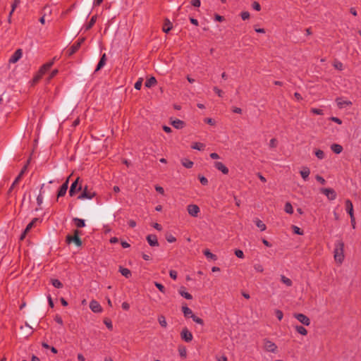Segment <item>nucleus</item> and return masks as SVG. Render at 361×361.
<instances>
[{
  "mask_svg": "<svg viewBox=\"0 0 361 361\" xmlns=\"http://www.w3.org/2000/svg\"><path fill=\"white\" fill-rule=\"evenodd\" d=\"M284 211L290 214H292L293 213V208L292 204L290 202H286L284 206Z\"/></svg>",
  "mask_w": 361,
  "mask_h": 361,
  "instance_id": "e433bc0d",
  "label": "nucleus"
},
{
  "mask_svg": "<svg viewBox=\"0 0 361 361\" xmlns=\"http://www.w3.org/2000/svg\"><path fill=\"white\" fill-rule=\"evenodd\" d=\"M240 16L243 20H245L249 19L250 15L248 11H243L240 13Z\"/></svg>",
  "mask_w": 361,
  "mask_h": 361,
  "instance_id": "603ef678",
  "label": "nucleus"
},
{
  "mask_svg": "<svg viewBox=\"0 0 361 361\" xmlns=\"http://www.w3.org/2000/svg\"><path fill=\"white\" fill-rule=\"evenodd\" d=\"M214 20L219 22H222L224 20V17L222 16H220L219 14L214 15Z\"/></svg>",
  "mask_w": 361,
  "mask_h": 361,
  "instance_id": "774afa93",
  "label": "nucleus"
},
{
  "mask_svg": "<svg viewBox=\"0 0 361 361\" xmlns=\"http://www.w3.org/2000/svg\"><path fill=\"white\" fill-rule=\"evenodd\" d=\"M169 275H170V277L172 278L173 279L176 280L177 279V271H175V270H171L169 271Z\"/></svg>",
  "mask_w": 361,
  "mask_h": 361,
  "instance_id": "69168bd1",
  "label": "nucleus"
},
{
  "mask_svg": "<svg viewBox=\"0 0 361 361\" xmlns=\"http://www.w3.org/2000/svg\"><path fill=\"white\" fill-rule=\"evenodd\" d=\"M254 268L258 272H262L264 271L263 267L259 264H255Z\"/></svg>",
  "mask_w": 361,
  "mask_h": 361,
  "instance_id": "680f3d73",
  "label": "nucleus"
},
{
  "mask_svg": "<svg viewBox=\"0 0 361 361\" xmlns=\"http://www.w3.org/2000/svg\"><path fill=\"white\" fill-rule=\"evenodd\" d=\"M106 54H104L102 56V57L100 58V60L96 67L94 72H97L99 70H101L106 64Z\"/></svg>",
  "mask_w": 361,
  "mask_h": 361,
  "instance_id": "a211bd4d",
  "label": "nucleus"
},
{
  "mask_svg": "<svg viewBox=\"0 0 361 361\" xmlns=\"http://www.w3.org/2000/svg\"><path fill=\"white\" fill-rule=\"evenodd\" d=\"M256 226L260 229V231H263L266 230V225L259 219H257L255 221Z\"/></svg>",
  "mask_w": 361,
  "mask_h": 361,
  "instance_id": "ea45409f",
  "label": "nucleus"
},
{
  "mask_svg": "<svg viewBox=\"0 0 361 361\" xmlns=\"http://www.w3.org/2000/svg\"><path fill=\"white\" fill-rule=\"evenodd\" d=\"M26 170V166H25L23 169L21 170L20 173L18 174V176L16 178L13 183V186H15L21 179V177L24 173V171Z\"/></svg>",
  "mask_w": 361,
  "mask_h": 361,
  "instance_id": "58836bf2",
  "label": "nucleus"
},
{
  "mask_svg": "<svg viewBox=\"0 0 361 361\" xmlns=\"http://www.w3.org/2000/svg\"><path fill=\"white\" fill-rule=\"evenodd\" d=\"M73 221L77 228H83L85 226V221L84 219L75 217L73 219Z\"/></svg>",
  "mask_w": 361,
  "mask_h": 361,
  "instance_id": "5701e85b",
  "label": "nucleus"
},
{
  "mask_svg": "<svg viewBox=\"0 0 361 361\" xmlns=\"http://www.w3.org/2000/svg\"><path fill=\"white\" fill-rule=\"evenodd\" d=\"M234 253L237 257L241 258V259L244 258V253L241 250L236 249V250H235Z\"/></svg>",
  "mask_w": 361,
  "mask_h": 361,
  "instance_id": "8fccbe9b",
  "label": "nucleus"
},
{
  "mask_svg": "<svg viewBox=\"0 0 361 361\" xmlns=\"http://www.w3.org/2000/svg\"><path fill=\"white\" fill-rule=\"evenodd\" d=\"M119 272L126 278L129 279L131 276V271L127 268H124L121 266L119 267Z\"/></svg>",
  "mask_w": 361,
  "mask_h": 361,
  "instance_id": "4be33fe9",
  "label": "nucleus"
},
{
  "mask_svg": "<svg viewBox=\"0 0 361 361\" xmlns=\"http://www.w3.org/2000/svg\"><path fill=\"white\" fill-rule=\"evenodd\" d=\"M344 243L342 239L337 240L334 244V257L338 264H342L344 261Z\"/></svg>",
  "mask_w": 361,
  "mask_h": 361,
  "instance_id": "f257e3e1",
  "label": "nucleus"
},
{
  "mask_svg": "<svg viewBox=\"0 0 361 361\" xmlns=\"http://www.w3.org/2000/svg\"><path fill=\"white\" fill-rule=\"evenodd\" d=\"M329 120H331V121H334V122H335V123H338L339 125H341L342 123V121L339 118H338V117L331 116V117L329 118Z\"/></svg>",
  "mask_w": 361,
  "mask_h": 361,
  "instance_id": "052dcab7",
  "label": "nucleus"
},
{
  "mask_svg": "<svg viewBox=\"0 0 361 361\" xmlns=\"http://www.w3.org/2000/svg\"><path fill=\"white\" fill-rule=\"evenodd\" d=\"M20 4V0H13V3L11 5V11H10L9 16H8V21L9 22L11 21V17L13 13L14 12L15 9Z\"/></svg>",
  "mask_w": 361,
  "mask_h": 361,
  "instance_id": "c85d7f7f",
  "label": "nucleus"
},
{
  "mask_svg": "<svg viewBox=\"0 0 361 361\" xmlns=\"http://www.w3.org/2000/svg\"><path fill=\"white\" fill-rule=\"evenodd\" d=\"M321 192L325 195L329 200H334L336 197V192L333 188H322Z\"/></svg>",
  "mask_w": 361,
  "mask_h": 361,
  "instance_id": "20e7f679",
  "label": "nucleus"
},
{
  "mask_svg": "<svg viewBox=\"0 0 361 361\" xmlns=\"http://www.w3.org/2000/svg\"><path fill=\"white\" fill-rule=\"evenodd\" d=\"M22 55H23V51L21 49H18L13 54L12 56H11V58L9 59V63H16L21 57H22Z\"/></svg>",
  "mask_w": 361,
  "mask_h": 361,
  "instance_id": "9d476101",
  "label": "nucleus"
},
{
  "mask_svg": "<svg viewBox=\"0 0 361 361\" xmlns=\"http://www.w3.org/2000/svg\"><path fill=\"white\" fill-rule=\"evenodd\" d=\"M190 4L195 7H200L201 2L200 0H192Z\"/></svg>",
  "mask_w": 361,
  "mask_h": 361,
  "instance_id": "338daca9",
  "label": "nucleus"
},
{
  "mask_svg": "<svg viewBox=\"0 0 361 361\" xmlns=\"http://www.w3.org/2000/svg\"><path fill=\"white\" fill-rule=\"evenodd\" d=\"M158 322L162 327L166 328L167 326V322L164 315L159 316Z\"/></svg>",
  "mask_w": 361,
  "mask_h": 361,
  "instance_id": "4c0bfd02",
  "label": "nucleus"
},
{
  "mask_svg": "<svg viewBox=\"0 0 361 361\" xmlns=\"http://www.w3.org/2000/svg\"><path fill=\"white\" fill-rule=\"evenodd\" d=\"M81 234V231L76 229L73 231V235H68L66 238V241L68 244L73 243L78 247L82 245V240L80 238V235Z\"/></svg>",
  "mask_w": 361,
  "mask_h": 361,
  "instance_id": "f03ea898",
  "label": "nucleus"
},
{
  "mask_svg": "<svg viewBox=\"0 0 361 361\" xmlns=\"http://www.w3.org/2000/svg\"><path fill=\"white\" fill-rule=\"evenodd\" d=\"M191 318L192 319V320L196 322L197 324H200V325H204V321L202 319L197 317L196 315H192L191 316Z\"/></svg>",
  "mask_w": 361,
  "mask_h": 361,
  "instance_id": "79ce46f5",
  "label": "nucleus"
},
{
  "mask_svg": "<svg viewBox=\"0 0 361 361\" xmlns=\"http://www.w3.org/2000/svg\"><path fill=\"white\" fill-rule=\"evenodd\" d=\"M142 80L140 78L139 79L134 85L135 89L140 90L142 87Z\"/></svg>",
  "mask_w": 361,
  "mask_h": 361,
  "instance_id": "864d4df0",
  "label": "nucleus"
},
{
  "mask_svg": "<svg viewBox=\"0 0 361 361\" xmlns=\"http://www.w3.org/2000/svg\"><path fill=\"white\" fill-rule=\"evenodd\" d=\"M281 281L282 283H283L284 284H286L288 287H290V286H291L293 285L292 281L290 279L286 277L283 275L281 276Z\"/></svg>",
  "mask_w": 361,
  "mask_h": 361,
  "instance_id": "c9c22d12",
  "label": "nucleus"
},
{
  "mask_svg": "<svg viewBox=\"0 0 361 361\" xmlns=\"http://www.w3.org/2000/svg\"><path fill=\"white\" fill-rule=\"evenodd\" d=\"M180 338L185 342H190L192 340L193 336L192 333L185 327L180 332Z\"/></svg>",
  "mask_w": 361,
  "mask_h": 361,
  "instance_id": "6e6552de",
  "label": "nucleus"
},
{
  "mask_svg": "<svg viewBox=\"0 0 361 361\" xmlns=\"http://www.w3.org/2000/svg\"><path fill=\"white\" fill-rule=\"evenodd\" d=\"M43 75L40 74V73H37V74L32 79V84H35L38 82V81L42 78Z\"/></svg>",
  "mask_w": 361,
  "mask_h": 361,
  "instance_id": "5fc2aeb1",
  "label": "nucleus"
},
{
  "mask_svg": "<svg viewBox=\"0 0 361 361\" xmlns=\"http://www.w3.org/2000/svg\"><path fill=\"white\" fill-rule=\"evenodd\" d=\"M275 315L278 318L279 321H281L283 319V313L280 310H275Z\"/></svg>",
  "mask_w": 361,
  "mask_h": 361,
  "instance_id": "09e8293b",
  "label": "nucleus"
},
{
  "mask_svg": "<svg viewBox=\"0 0 361 361\" xmlns=\"http://www.w3.org/2000/svg\"><path fill=\"white\" fill-rule=\"evenodd\" d=\"M90 308L93 312H95V313H100L102 312V306L97 301H96L94 300H92L90 302Z\"/></svg>",
  "mask_w": 361,
  "mask_h": 361,
  "instance_id": "1a4fd4ad",
  "label": "nucleus"
},
{
  "mask_svg": "<svg viewBox=\"0 0 361 361\" xmlns=\"http://www.w3.org/2000/svg\"><path fill=\"white\" fill-rule=\"evenodd\" d=\"M278 141L276 138H272L269 141V147L271 148H274L277 146Z\"/></svg>",
  "mask_w": 361,
  "mask_h": 361,
  "instance_id": "6e6d98bb",
  "label": "nucleus"
},
{
  "mask_svg": "<svg viewBox=\"0 0 361 361\" xmlns=\"http://www.w3.org/2000/svg\"><path fill=\"white\" fill-rule=\"evenodd\" d=\"M213 90L214 91L215 93L217 94V95L219 97H223L224 92L222 90H221L220 89H219L217 87H214Z\"/></svg>",
  "mask_w": 361,
  "mask_h": 361,
  "instance_id": "4d7b16f0",
  "label": "nucleus"
},
{
  "mask_svg": "<svg viewBox=\"0 0 361 361\" xmlns=\"http://www.w3.org/2000/svg\"><path fill=\"white\" fill-rule=\"evenodd\" d=\"M68 188V178L61 185L57 193V198L66 195Z\"/></svg>",
  "mask_w": 361,
  "mask_h": 361,
  "instance_id": "f8f14e48",
  "label": "nucleus"
},
{
  "mask_svg": "<svg viewBox=\"0 0 361 361\" xmlns=\"http://www.w3.org/2000/svg\"><path fill=\"white\" fill-rule=\"evenodd\" d=\"M181 163H182L183 166L187 169H191L194 164V163L192 161H190L188 159H183L181 160Z\"/></svg>",
  "mask_w": 361,
  "mask_h": 361,
  "instance_id": "72a5a7b5",
  "label": "nucleus"
},
{
  "mask_svg": "<svg viewBox=\"0 0 361 361\" xmlns=\"http://www.w3.org/2000/svg\"><path fill=\"white\" fill-rule=\"evenodd\" d=\"M204 122L209 125L214 126L215 124V121L214 119L211 118H204Z\"/></svg>",
  "mask_w": 361,
  "mask_h": 361,
  "instance_id": "e2e57ef3",
  "label": "nucleus"
},
{
  "mask_svg": "<svg viewBox=\"0 0 361 361\" xmlns=\"http://www.w3.org/2000/svg\"><path fill=\"white\" fill-rule=\"evenodd\" d=\"M182 311H183V313L185 317H187V318L190 317L191 318V316L195 315L193 314L192 311L191 310V309H190L186 305H184L182 307Z\"/></svg>",
  "mask_w": 361,
  "mask_h": 361,
  "instance_id": "b1692460",
  "label": "nucleus"
},
{
  "mask_svg": "<svg viewBox=\"0 0 361 361\" xmlns=\"http://www.w3.org/2000/svg\"><path fill=\"white\" fill-rule=\"evenodd\" d=\"M56 59V57H54L53 59V60H54ZM54 64V61H49L45 64H44L41 68L39 70V73H40V74L42 75H44L47 71H49L50 69V68L53 66Z\"/></svg>",
  "mask_w": 361,
  "mask_h": 361,
  "instance_id": "dca6fc26",
  "label": "nucleus"
},
{
  "mask_svg": "<svg viewBox=\"0 0 361 361\" xmlns=\"http://www.w3.org/2000/svg\"><path fill=\"white\" fill-rule=\"evenodd\" d=\"M310 173V170L308 167H304L303 169L300 171V175L305 181L308 180Z\"/></svg>",
  "mask_w": 361,
  "mask_h": 361,
  "instance_id": "cd10ccee",
  "label": "nucleus"
},
{
  "mask_svg": "<svg viewBox=\"0 0 361 361\" xmlns=\"http://www.w3.org/2000/svg\"><path fill=\"white\" fill-rule=\"evenodd\" d=\"M79 44L75 43L66 51V54L68 57H71L79 49Z\"/></svg>",
  "mask_w": 361,
  "mask_h": 361,
  "instance_id": "2eb2a0df",
  "label": "nucleus"
},
{
  "mask_svg": "<svg viewBox=\"0 0 361 361\" xmlns=\"http://www.w3.org/2000/svg\"><path fill=\"white\" fill-rule=\"evenodd\" d=\"M172 27H173V25H172V23L170 22V20L168 19H166L164 26H163V28H162L163 32L168 33L170 32V30H171Z\"/></svg>",
  "mask_w": 361,
  "mask_h": 361,
  "instance_id": "a878e982",
  "label": "nucleus"
},
{
  "mask_svg": "<svg viewBox=\"0 0 361 361\" xmlns=\"http://www.w3.org/2000/svg\"><path fill=\"white\" fill-rule=\"evenodd\" d=\"M293 317L305 326L310 324V319L308 317L302 313H295Z\"/></svg>",
  "mask_w": 361,
  "mask_h": 361,
  "instance_id": "39448f33",
  "label": "nucleus"
},
{
  "mask_svg": "<svg viewBox=\"0 0 361 361\" xmlns=\"http://www.w3.org/2000/svg\"><path fill=\"white\" fill-rule=\"evenodd\" d=\"M315 155L319 159H323L324 158V152L321 149H317L315 152Z\"/></svg>",
  "mask_w": 361,
  "mask_h": 361,
  "instance_id": "a18cd8bd",
  "label": "nucleus"
},
{
  "mask_svg": "<svg viewBox=\"0 0 361 361\" xmlns=\"http://www.w3.org/2000/svg\"><path fill=\"white\" fill-rule=\"evenodd\" d=\"M38 221H40L39 219V218H34L26 226L25 228V232H29L31 228L35 226V224L38 222Z\"/></svg>",
  "mask_w": 361,
  "mask_h": 361,
  "instance_id": "2f4dec72",
  "label": "nucleus"
},
{
  "mask_svg": "<svg viewBox=\"0 0 361 361\" xmlns=\"http://www.w3.org/2000/svg\"><path fill=\"white\" fill-rule=\"evenodd\" d=\"M295 331L302 335V336H306L307 334V330L302 326H300V325H296L295 326Z\"/></svg>",
  "mask_w": 361,
  "mask_h": 361,
  "instance_id": "7c9ffc66",
  "label": "nucleus"
},
{
  "mask_svg": "<svg viewBox=\"0 0 361 361\" xmlns=\"http://www.w3.org/2000/svg\"><path fill=\"white\" fill-rule=\"evenodd\" d=\"M171 123L176 129H181L185 126V123L179 119L172 121Z\"/></svg>",
  "mask_w": 361,
  "mask_h": 361,
  "instance_id": "412c9836",
  "label": "nucleus"
},
{
  "mask_svg": "<svg viewBox=\"0 0 361 361\" xmlns=\"http://www.w3.org/2000/svg\"><path fill=\"white\" fill-rule=\"evenodd\" d=\"M264 349L268 352L276 353L277 352V345L272 341L269 339L264 340Z\"/></svg>",
  "mask_w": 361,
  "mask_h": 361,
  "instance_id": "7ed1b4c3",
  "label": "nucleus"
},
{
  "mask_svg": "<svg viewBox=\"0 0 361 361\" xmlns=\"http://www.w3.org/2000/svg\"><path fill=\"white\" fill-rule=\"evenodd\" d=\"M179 294L187 300H192V296L190 293L185 291V288L182 286L178 290Z\"/></svg>",
  "mask_w": 361,
  "mask_h": 361,
  "instance_id": "6ab92c4d",
  "label": "nucleus"
},
{
  "mask_svg": "<svg viewBox=\"0 0 361 361\" xmlns=\"http://www.w3.org/2000/svg\"><path fill=\"white\" fill-rule=\"evenodd\" d=\"M154 286L159 289V291H161L163 293H166V288L165 287L160 283H158L157 281L154 282Z\"/></svg>",
  "mask_w": 361,
  "mask_h": 361,
  "instance_id": "37998d69",
  "label": "nucleus"
},
{
  "mask_svg": "<svg viewBox=\"0 0 361 361\" xmlns=\"http://www.w3.org/2000/svg\"><path fill=\"white\" fill-rule=\"evenodd\" d=\"M51 283L56 288H61L63 286V283L56 279H51Z\"/></svg>",
  "mask_w": 361,
  "mask_h": 361,
  "instance_id": "f704fd0d",
  "label": "nucleus"
},
{
  "mask_svg": "<svg viewBox=\"0 0 361 361\" xmlns=\"http://www.w3.org/2000/svg\"><path fill=\"white\" fill-rule=\"evenodd\" d=\"M191 147L194 149L201 151L204 149L205 145L201 142H194L192 143Z\"/></svg>",
  "mask_w": 361,
  "mask_h": 361,
  "instance_id": "473e14b6",
  "label": "nucleus"
},
{
  "mask_svg": "<svg viewBox=\"0 0 361 361\" xmlns=\"http://www.w3.org/2000/svg\"><path fill=\"white\" fill-rule=\"evenodd\" d=\"M166 239L169 243H174L176 241V238L171 233H166Z\"/></svg>",
  "mask_w": 361,
  "mask_h": 361,
  "instance_id": "c03bdc74",
  "label": "nucleus"
},
{
  "mask_svg": "<svg viewBox=\"0 0 361 361\" xmlns=\"http://www.w3.org/2000/svg\"><path fill=\"white\" fill-rule=\"evenodd\" d=\"M157 80L154 77L152 76L149 78H148L145 83V85L146 87H152L154 86L157 84Z\"/></svg>",
  "mask_w": 361,
  "mask_h": 361,
  "instance_id": "bb28decb",
  "label": "nucleus"
},
{
  "mask_svg": "<svg viewBox=\"0 0 361 361\" xmlns=\"http://www.w3.org/2000/svg\"><path fill=\"white\" fill-rule=\"evenodd\" d=\"M80 178L78 177L76 178V180L72 183L71 185V188H70V190H69V195L70 196H73L75 195V194L77 192H79L80 190H82V186L81 185H80L79 186H78V180H79Z\"/></svg>",
  "mask_w": 361,
  "mask_h": 361,
  "instance_id": "0eeeda50",
  "label": "nucleus"
},
{
  "mask_svg": "<svg viewBox=\"0 0 361 361\" xmlns=\"http://www.w3.org/2000/svg\"><path fill=\"white\" fill-rule=\"evenodd\" d=\"M187 210L189 214L194 217L197 216L200 212V208L196 204H189L188 206Z\"/></svg>",
  "mask_w": 361,
  "mask_h": 361,
  "instance_id": "9b49d317",
  "label": "nucleus"
},
{
  "mask_svg": "<svg viewBox=\"0 0 361 361\" xmlns=\"http://www.w3.org/2000/svg\"><path fill=\"white\" fill-rule=\"evenodd\" d=\"M252 6L253 9H255V11H259L261 10L260 4L257 1H254L252 4Z\"/></svg>",
  "mask_w": 361,
  "mask_h": 361,
  "instance_id": "13d9d810",
  "label": "nucleus"
},
{
  "mask_svg": "<svg viewBox=\"0 0 361 361\" xmlns=\"http://www.w3.org/2000/svg\"><path fill=\"white\" fill-rule=\"evenodd\" d=\"M104 322L105 324V325L106 326V327L109 329V330H112L113 329V324H112V322L109 319H105L104 320Z\"/></svg>",
  "mask_w": 361,
  "mask_h": 361,
  "instance_id": "de8ad7c7",
  "label": "nucleus"
},
{
  "mask_svg": "<svg viewBox=\"0 0 361 361\" xmlns=\"http://www.w3.org/2000/svg\"><path fill=\"white\" fill-rule=\"evenodd\" d=\"M97 15H94L91 18L90 22L85 26V31L90 30L94 26V25L95 24V23L97 21Z\"/></svg>",
  "mask_w": 361,
  "mask_h": 361,
  "instance_id": "393cba45",
  "label": "nucleus"
},
{
  "mask_svg": "<svg viewBox=\"0 0 361 361\" xmlns=\"http://www.w3.org/2000/svg\"><path fill=\"white\" fill-rule=\"evenodd\" d=\"M214 167L221 171L224 174H228V169L220 161H216L214 162Z\"/></svg>",
  "mask_w": 361,
  "mask_h": 361,
  "instance_id": "ddd939ff",
  "label": "nucleus"
},
{
  "mask_svg": "<svg viewBox=\"0 0 361 361\" xmlns=\"http://www.w3.org/2000/svg\"><path fill=\"white\" fill-rule=\"evenodd\" d=\"M198 178L202 185H207L208 184V180L206 177L199 175Z\"/></svg>",
  "mask_w": 361,
  "mask_h": 361,
  "instance_id": "49530a36",
  "label": "nucleus"
},
{
  "mask_svg": "<svg viewBox=\"0 0 361 361\" xmlns=\"http://www.w3.org/2000/svg\"><path fill=\"white\" fill-rule=\"evenodd\" d=\"M316 180L319 182L322 185H324L326 183V180L325 179L319 176V175H317L316 177H315Z\"/></svg>",
  "mask_w": 361,
  "mask_h": 361,
  "instance_id": "bf43d9fd",
  "label": "nucleus"
},
{
  "mask_svg": "<svg viewBox=\"0 0 361 361\" xmlns=\"http://www.w3.org/2000/svg\"><path fill=\"white\" fill-rule=\"evenodd\" d=\"M292 230L294 233L298 234V235H302L304 233V232L302 229H300L299 227H298L297 226H295V225L292 226Z\"/></svg>",
  "mask_w": 361,
  "mask_h": 361,
  "instance_id": "a19ab883",
  "label": "nucleus"
},
{
  "mask_svg": "<svg viewBox=\"0 0 361 361\" xmlns=\"http://www.w3.org/2000/svg\"><path fill=\"white\" fill-rule=\"evenodd\" d=\"M311 112L312 114H317V115H323L324 114L323 110L320 109L312 108V109H311Z\"/></svg>",
  "mask_w": 361,
  "mask_h": 361,
  "instance_id": "3c124183",
  "label": "nucleus"
},
{
  "mask_svg": "<svg viewBox=\"0 0 361 361\" xmlns=\"http://www.w3.org/2000/svg\"><path fill=\"white\" fill-rule=\"evenodd\" d=\"M203 254L208 259H211L213 261H216L217 259V256L212 253L209 249L204 250Z\"/></svg>",
  "mask_w": 361,
  "mask_h": 361,
  "instance_id": "aec40b11",
  "label": "nucleus"
},
{
  "mask_svg": "<svg viewBox=\"0 0 361 361\" xmlns=\"http://www.w3.org/2000/svg\"><path fill=\"white\" fill-rule=\"evenodd\" d=\"M345 210L350 215V216H354L353 213V205L350 200H346L345 202Z\"/></svg>",
  "mask_w": 361,
  "mask_h": 361,
  "instance_id": "f3484780",
  "label": "nucleus"
},
{
  "mask_svg": "<svg viewBox=\"0 0 361 361\" xmlns=\"http://www.w3.org/2000/svg\"><path fill=\"white\" fill-rule=\"evenodd\" d=\"M96 195L94 192H90L87 190V186H85L81 192V194L78 197V199H92Z\"/></svg>",
  "mask_w": 361,
  "mask_h": 361,
  "instance_id": "423d86ee",
  "label": "nucleus"
},
{
  "mask_svg": "<svg viewBox=\"0 0 361 361\" xmlns=\"http://www.w3.org/2000/svg\"><path fill=\"white\" fill-rule=\"evenodd\" d=\"M147 243L150 246H158L159 243L156 235L150 234L147 236Z\"/></svg>",
  "mask_w": 361,
  "mask_h": 361,
  "instance_id": "4468645a",
  "label": "nucleus"
},
{
  "mask_svg": "<svg viewBox=\"0 0 361 361\" xmlns=\"http://www.w3.org/2000/svg\"><path fill=\"white\" fill-rule=\"evenodd\" d=\"M54 320L56 322H57L58 324H59L60 325H63V319L61 318V316L56 314L54 317Z\"/></svg>",
  "mask_w": 361,
  "mask_h": 361,
  "instance_id": "0e129e2a",
  "label": "nucleus"
},
{
  "mask_svg": "<svg viewBox=\"0 0 361 361\" xmlns=\"http://www.w3.org/2000/svg\"><path fill=\"white\" fill-rule=\"evenodd\" d=\"M331 149L336 154H340L343 151V147L338 144L331 145Z\"/></svg>",
  "mask_w": 361,
  "mask_h": 361,
  "instance_id": "c756f323",
  "label": "nucleus"
}]
</instances>
